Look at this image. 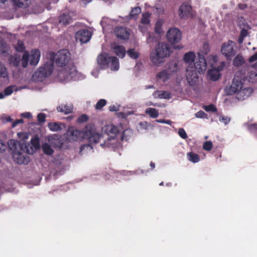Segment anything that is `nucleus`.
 Listing matches in <instances>:
<instances>
[{"label": "nucleus", "instance_id": "f257e3e1", "mask_svg": "<svg viewBox=\"0 0 257 257\" xmlns=\"http://www.w3.org/2000/svg\"><path fill=\"white\" fill-rule=\"evenodd\" d=\"M69 139L74 141H78L82 139L86 140L89 144L81 145L80 147V154L82 155L84 150L91 151L93 150L92 145L99 143L102 138V135L97 132L95 125L93 123H88L82 131L76 129L74 127H70L67 131Z\"/></svg>", "mask_w": 257, "mask_h": 257}, {"label": "nucleus", "instance_id": "f03ea898", "mask_svg": "<svg viewBox=\"0 0 257 257\" xmlns=\"http://www.w3.org/2000/svg\"><path fill=\"white\" fill-rule=\"evenodd\" d=\"M50 60L55 62L57 67L61 68L58 70L57 77L61 81L69 80L73 78L76 73L75 67L68 65L70 60V53L66 49L59 51L56 54L53 52L49 53Z\"/></svg>", "mask_w": 257, "mask_h": 257}, {"label": "nucleus", "instance_id": "7ed1b4c3", "mask_svg": "<svg viewBox=\"0 0 257 257\" xmlns=\"http://www.w3.org/2000/svg\"><path fill=\"white\" fill-rule=\"evenodd\" d=\"M171 53V48L169 45L165 43H159L156 47L154 52L151 53L150 59L151 61L159 64L162 62V59L168 57Z\"/></svg>", "mask_w": 257, "mask_h": 257}, {"label": "nucleus", "instance_id": "20e7f679", "mask_svg": "<svg viewBox=\"0 0 257 257\" xmlns=\"http://www.w3.org/2000/svg\"><path fill=\"white\" fill-rule=\"evenodd\" d=\"M53 62L48 61L35 72L32 79L36 81L42 82L47 77L50 76L54 70Z\"/></svg>", "mask_w": 257, "mask_h": 257}, {"label": "nucleus", "instance_id": "39448f33", "mask_svg": "<svg viewBox=\"0 0 257 257\" xmlns=\"http://www.w3.org/2000/svg\"><path fill=\"white\" fill-rule=\"evenodd\" d=\"M99 65L110 68L111 70L117 71L119 67L118 59L115 56H109L107 53H103L97 57Z\"/></svg>", "mask_w": 257, "mask_h": 257}, {"label": "nucleus", "instance_id": "423d86ee", "mask_svg": "<svg viewBox=\"0 0 257 257\" xmlns=\"http://www.w3.org/2000/svg\"><path fill=\"white\" fill-rule=\"evenodd\" d=\"M243 88V80L238 76L235 75L230 85L226 86L225 92L227 95H233L237 93Z\"/></svg>", "mask_w": 257, "mask_h": 257}, {"label": "nucleus", "instance_id": "0eeeda50", "mask_svg": "<svg viewBox=\"0 0 257 257\" xmlns=\"http://www.w3.org/2000/svg\"><path fill=\"white\" fill-rule=\"evenodd\" d=\"M235 44L232 41L229 40L228 42L224 43L221 47V52L227 60L231 59L232 57L235 56L236 54L234 48Z\"/></svg>", "mask_w": 257, "mask_h": 257}, {"label": "nucleus", "instance_id": "6e6552de", "mask_svg": "<svg viewBox=\"0 0 257 257\" xmlns=\"http://www.w3.org/2000/svg\"><path fill=\"white\" fill-rule=\"evenodd\" d=\"M197 70L193 66H188L186 68V79L190 86H194L198 80Z\"/></svg>", "mask_w": 257, "mask_h": 257}, {"label": "nucleus", "instance_id": "1a4fd4ad", "mask_svg": "<svg viewBox=\"0 0 257 257\" xmlns=\"http://www.w3.org/2000/svg\"><path fill=\"white\" fill-rule=\"evenodd\" d=\"M166 37L170 43L175 44L178 43L181 40L182 34L179 29L173 28L168 30Z\"/></svg>", "mask_w": 257, "mask_h": 257}, {"label": "nucleus", "instance_id": "9d476101", "mask_svg": "<svg viewBox=\"0 0 257 257\" xmlns=\"http://www.w3.org/2000/svg\"><path fill=\"white\" fill-rule=\"evenodd\" d=\"M225 66L224 62H221L217 68H212L208 71V75L209 79L212 81H216L220 77V71H222Z\"/></svg>", "mask_w": 257, "mask_h": 257}, {"label": "nucleus", "instance_id": "9b49d317", "mask_svg": "<svg viewBox=\"0 0 257 257\" xmlns=\"http://www.w3.org/2000/svg\"><path fill=\"white\" fill-rule=\"evenodd\" d=\"M198 60L193 64L194 68L197 70V72L201 74L204 73L207 67V63L204 56L200 53L198 55Z\"/></svg>", "mask_w": 257, "mask_h": 257}, {"label": "nucleus", "instance_id": "f8f14e48", "mask_svg": "<svg viewBox=\"0 0 257 257\" xmlns=\"http://www.w3.org/2000/svg\"><path fill=\"white\" fill-rule=\"evenodd\" d=\"M91 37V34L88 30H80L75 35L76 40L79 41L82 44L87 43L90 40Z\"/></svg>", "mask_w": 257, "mask_h": 257}, {"label": "nucleus", "instance_id": "ddd939ff", "mask_svg": "<svg viewBox=\"0 0 257 257\" xmlns=\"http://www.w3.org/2000/svg\"><path fill=\"white\" fill-rule=\"evenodd\" d=\"M23 151H20L15 153L13 155V157L15 162L19 164H28L30 162L29 157L23 154Z\"/></svg>", "mask_w": 257, "mask_h": 257}, {"label": "nucleus", "instance_id": "4468645a", "mask_svg": "<svg viewBox=\"0 0 257 257\" xmlns=\"http://www.w3.org/2000/svg\"><path fill=\"white\" fill-rule=\"evenodd\" d=\"M102 131L110 138H114L119 133L118 128L113 124H108L102 127Z\"/></svg>", "mask_w": 257, "mask_h": 257}, {"label": "nucleus", "instance_id": "2eb2a0df", "mask_svg": "<svg viewBox=\"0 0 257 257\" xmlns=\"http://www.w3.org/2000/svg\"><path fill=\"white\" fill-rule=\"evenodd\" d=\"M8 145L9 149L12 152V155L15 153L24 150V144H21L20 142L14 140H9L8 142Z\"/></svg>", "mask_w": 257, "mask_h": 257}, {"label": "nucleus", "instance_id": "dca6fc26", "mask_svg": "<svg viewBox=\"0 0 257 257\" xmlns=\"http://www.w3.org/2000/svg\"><path fill=\"white\" fill-rule=\"evenodd\" d=\"M191 7L188 4L183 3L179 9V15L181 19H185L191 14Z\"/></svg>", "mask_w": 257, "mask_h": 257}, {"label": "nucleus", "instance_id": "f3484780", "mask_svg": "<svg viewBox=\"0 0 257 257\" xmlns=\"http://www.w3.org/2000/svg\"><path fill=\"white\" fill-rule=\"evenodd\" d=\"M253 92V90L250 87L242 88L237 93L236 98L240 100L246 99Z\"/></svg>", "mask_w": 257, "mask_h": 257}, {"label": "nucleus", "instance_id": "a211bd4d", "mask_svg": "<svg viewBox=\"0 0 257 257\" xmlns=\"http://www.w3.org/2000/svg\"><path fill=\"white\" fill-rule=\"evenodd\" d=\"M114 33L116 37L120 39L127 40L129 38L130 33L124 27H116L114 29Z\"/></svg>", "mask_w": 257, "mask_h": 257}, {"label": "nucleus", "instance_id": "6ab92c4d", "mask_svg": "<svg viewBox=\"0 0 257 257\" xmlns=\"http://www.w3.org/2000/svg\"><path fill=\"white\" fill-rule=\"evenodd\" d=\"M40 57V52L38 49L32 50L31 52L30 58V64L35 66L39 62Z\"/></svg>", "mask_w": 257, "mask_h": 257}, {"label": "nucleus", "instance_id": "aec40b11", "mask_svg": "<svg viewBox=\"0 0 257 257\" xmlns=\"http://www.w3.org/2000/svg\"><path fill=\"white\" fill-rule=\"evenodd\" d=\"M111 48L113 53L120 58L124 57L126 53L125 48L121 45H112Z\"/></svg>", "mask_w": 257, "mask_h": 257}, {"label": "nucleus", "instance_id": "412c9836", "mask_svg": "<svg viewBox=\"0 0 257 257\" xmlns=\"http://www.w3.org/2000/svg\"><path fill=\"white\" fill-rule=\"evenodd\" d=\"M73 20L70 13H63L59 17V23L66 26L71 23Z\"/></svg>", "mask_w": 257, "mask_h": 257}, {"label": "nucleus", "instance_id": "4be33fe9", "mask_svg": "<svg viewBox=\"0 0 257 257\" xmlns=\"http://www.w3.org/2000/svg\"><path fill=\"white\" fill-rule=\"evenodd\" d=\"M195 57V53L190 51L184 54L183 60L185 63L188 64V66H193Z\"/></svg>", "mask_w": 257, "mask_h": 257}, {"label": "nucleus", "instance_id": "5701e85b", "mask_svg": "<svg viewBox=\"0 0 257 257\" xmlns=\"http://www.w3.org/2000/svg\"><path fill=\"white\" fill-rule=\"evenodd\" d=\"M13 5L21 8H26L29 6L31 0H10Z\"/></svg>", "mask_w": 257, "mask_h": 257}, {"label": "nucleus", "instance_id": "b1692460", "mask_svg": "<svg viewBox=\"0 0 257 257\" xmlns=\"http://www.w3.org/2000/svg\"><path fill=\"white\" fill-rule=\"evenodd\" d=\"M64 124L62 122H49L48 124V128L53 132H58L62 130Z\"/></svg>", "mask_w": 257, "mask_h": 257}, {"label": "nucleus", "instance_id": "393cba45", "mask_svg": "<svg viewBox=\"0 0 257 257\" xmlns=\"http://www.w3.org/2000/svg\"><path fill=\"white\" fill-rule=\"evenodd\" d=\"M154 96L161 99H169L171 98L170 93L167 91H156L154 93Z\"/></svg>", "mask_w": 257, "mask_h": 257}, {"label": "nucleus", "instance_id": "a878e982", "mask_svg": "<svg viewBox=\"0 0 257 257\" xmlns=\"http://www.w3.org/2000/svg\"><path fill=\"white\" fill-rule=\"evenodd\" d=\"M157 78L164 82L169 78V74L167 70H164L157 74Z\"/></svg>", "mask_w": 257, "mask_h": 257}, {"label": "nucleus", "instance_id": "bb28decb", "mask_svg": "<svg viewBox=\"0 0 257 257\" xmlns=\"http://www.w3.org/2000/svg\"><path fill=\"white\" fill-rule=\"evenodd\" d=\"M57 110L60 112H64L65 114H69L72 112L73 107L71 105H61L57 107Z\"/></svg>", "mask_w": 257, "mask_h": 257}, {"label": "nucleus", "instance_id": "cd10ccee", "mask_svg": "<svg viewBox=\"0 0 257 257\" xmlns=\"http://www.w3.org/2000/svg\"><path fill=\"white\" fill-rule=\"evenodd\" d=\"M188 159L189 161L196 163L200 161V156L193 152H189L187 154Z\"/></svg>", "mask_w": 257, "mask_h": 257}, {"label": "nucleus", "instance_id": "c85d7f7f", "mask_svg": "<svg viewBox=\"0 0 257 257\" xmlns=\"http://www.w3.org/2000/svg\"><path fill=\"white\" fill-rule=\"evenodd\" d=\"M145 113L152 118H157L159 116V112L155 108H147L146 109Z\"/></svg>", "mask_w": 257, "mask_h": 257}, {"label": "nucleus", "instance_id": "c756f323", "mask_svg": "<svg viewBox=\"0 0 257 257\" xmlns=\"http://www.w3.org/2000/svg\"><path fill=\"white\" fill-rule=\"evenodd\" d=\"M244 63V60L242 56L240 54H238L233 60V65L234 66L238 67L242 65Z\"/></svg>", "mask_w": 257, "mask_h": 257}, {"label": "nucleus", "instance_id": "7c9ffc66", "mask_svg": "<svg viewBox=\"0 0 257 257\" xmlns=\"http://www.w3.org/2000/svg\"><path fill=\"white\" fill-rule=\"evenodd\" d=\"M141 13V8L139 7H137L133 8L130 13V16L131 19L136 20L138 18V15Z\"/></svg>", "mask_w": 257, "mask_h": 257}, {"label": "nucleus", "instance_id": "2f4dec72", "mask_svg": "<svg viewBox=\"0 0 257 257\" xmlns=\"http://www.w3.org/2000/svg\"><path fill=\"white\" fill-rule=\"evenodd\" d=\"M42 148L43 152L46 155H51L54 153V151L51 146L47 143L43 144Z\"/></svg>", "mask_w": 257, "mask_h": 257}, {"label": "nucleus", "instance_id": "473e14b6", "mask_svg": "<svg viewBox=\"0 0 257 257\" xmlns=\"http://www.w3.org/2000/svg\"><path fill=\"white\" fill-rule=\"evenodd\" d=\"M18 90L16 85H10L5 89L4 92L6 96H9L12 94L14 91H17Z\"/></svg>", "mask_w": 257, "mask_h": 257}, {"label": "nucleus", "instance_id": "72a5a7b5", "mask_svg": "<svg viewBox=\"0 0 257 257\" xmlns=\"http://www.w3.org/2000/svg\"><path fill=\"white\" fill-rule=\"evenodd\" d=\"M151 14L149 12L144 13L141 19V23L144 25H149L150 23V17Z\"/></svg>", "mask_w": 257, "mask_h": 257}, {"label": "nucleus", "instance_id": "f704fd0d", "mask_svg": "<svg viewBox=\"0 0 257 257\" xmlns=\"http://www.w3.org/2000/svg\"><path fill=\"white\" fill-rule=\"evenodd\" d=\"M0 77L7 79L8 78V73L7 68L1 63H0Z\"/></svg>", "mask_w": 257, "mask_h": 257}, {"label": "nucleus", "instance_id": "c9c22d12", "mask_svg": "<svg viewBox=\"0 0 257 257\" xmlns=\"http://www.w3.org/2000/svg\"><path fill=\"white\" fill-rule=\"evenodd\" d=\"M248 35V31L246 29L243 28L241 29L239 38L238 39V42L239 44H241L243 43L244 39Z\"/></svg>", "mask_w": 257, "mask_h": 257}, {"label": "nucleus", "instance_id": "e433bc0d", "mask_svg": "<svg viewBox=\"0 0 257 257\" xmlns=\"http://www.w3.org/2000/svg\"><path fill=\"white\" fill-rule=\"evenodd\" d=\"M29 58V54L27 51H25L23 55L22 59V65L23 68H26L28 63Z\"/></svg>", "mask_w": 257, "mask_h": 257}, {"label": "nucleus", "instance_id": "4c0bfd02", "mask_svg": "<svg viewBox=\"0 0 257 257\" xmlns=\"http://www.w3.org/2000/svg\"><path fill=\"white\" fill-rule=\"evenodd\" d=\"M127 55L131 58L136 59L139 57V53L135 51L134 49H130L127 52Z\"/></svg>", "mask_w": 257, "mask_h": 257}, {"label": "nucleus", "instance_id": "58836bf2", "mask_svg": "<svg viewBox=\"0 0 257 257\" xmlns=\"http://www.w3.org/2000/svg\"><path fill=\"white\" fill-rule=\"evenodd\" d=\"M106 104V100L104 99H101L98 101L95 105V109L97 110L101 109Z\"/></svg>", "mask_w": 257, "mask_h": 257}, {"label": "nucleus", "instance_id": "ea45409f", "mask_svg": "<svg viewBox=\"0 0 257 257\" xmlns=\"http://www.w3.org/2000/svg\"><path fill=\"white\" fill-rule=\"evenodd\" d=\"M89 119V117L87 115L83 114L80 115L77 120L78 123H81L86 122Z\"/></svg>", "mask_w": 257, "mask_h": 257}, {"label": "nucleus", "instance_id": "a19ab883", "mask_svg": "<svg viewBox=\"0 0 257 257\" xmlns=\"http://www.w3.org/2000/svg\"><path fill=\"white\" fill-rule=\"evenodd\" d=\"M203 108L206 111H211L215 112L217 111V108L214 104H211L208 105H204Z\"/></svg>", "mask_w": 257, "mask_h": 257}, {"label": "nucleus", "instance_id": "79ce46f5", "mask_svg": "<svg viewBox=\"0 0 257 257\" xmlns=\"http://www.w3.org/2000/svg\"><path fill=\"white\" fill-rule=\"evenodd\" d=\"M25 47L24 43L21 41H18L16 49L18 52H22L24 51Z\"/></svg>", "mask_w": 257, "mask_h": 257}, {"label": "nucleus", "instance_id": "37998d69", "mask_svg": "<svg viewBox=\"0 0 257 257\" xmlns=\"http://www.w3.org/2000/svg\"><path fill=\"white\" fill-rule=\"evenodd\" d=\"M155 31L156 33L160 34L162 33V22L160 21L157 22L155 25Z\"/></svg>", "mask_w": 257, "mask_h": 257}, {"label": "nucleus", "instance_id": "c03bdc74", "mask_svg": "<svg viewBox=\"0 0 257 257\" xmlns=\"http://www.w3.org/2000/svg\"><path fill=\"white\" fill-rule=\"evenodd\" d=\"M212 148V143L211 141H206L204 143L203 145V150L209 151Z\"/></svg>", "mask_w": 257, "mask_h": 257}, {"label": "nucleus", "instance_id": "a18cd8bd", "mask_svg": "<svg viewBox=\"0 0 257 257\" xmlns=\"http://www.w3.org/2000/svg\"><path fill=\"white\" fill-rule=\"evenodd\" d=\"M46 115L44 113H40L37 115L38 121L39 123H42L46 121Z\"/></svg>", "mask_w": 257, "mask_h": 257}, {"label": "nucleus", "instance_id": "49530a36", "mask_svg": "<svg viewBox=\"0 0 257 257\" xmlns=\"http://www.w3.org/2000/svg\"><path fill=\"white\" fill-rule=\"evenodd\" d=\"M178 134L181 138L185 139L187 138V135L185 131L183 128H179L178 130Z\"/></svg>", "mask_w": 257, "mask_h": 257}, {"label": "nucleus", "instance_id": "de8ad7c7", "mask_svg": "<svg viewBox=\"0 0 257 257\" xmlns=\"http://www.w3.org/2000/svg\"><path fill=\"white\" fill-rule=\"evenodd\" d=\"M206 113L202 110H200L195 113V116L198 118H204L206 116Z\"/></svg>", "mask_w": 257, "mask_h": 257}, {"label": "nucleus", "instance_id": "09e8293b", "mask_svg": "<svg viewBox=\"0 0 257 257\" xmlns=\"http://www.w3.org/2000/svg\"><path fill=\"white\" fill-rule=\"evenodd\" d=\"M31 143L35 147L39 146V140L38 138H33L31 139Z\"/></svg>", "mask_w": 257, "mask_h": 257}, {"label": "nucleus", "instance_id": "8fccbe9b", "mask_svg": "<svg viewBox=\"0 0 257 257\" xmlns=\"http://www.w3.org/2000/svg\"><path fill=\"white\" fill-rule=\"evenodd\" d=\"M7 148V145L0 140V153L4 152Z\"/></svg>", "mask_w": 257, "mask_h": 257}, {"label": "nucleus", "instance_id": "3c124183", "mask_svg": "<svg viewBox=\"0 0 257 257\" xmlns=\"http://www.w3.org/2000/svg\"><path fill=\"white\" fill-rule=\"evenodd\" d=\"M120 172V174L123 175H132L135 173L133 171L125 170L121 171Z\"/></svg>", "mask_w": 257, "mask_h": 257}, {"label": "nucleus", "instance_id": "603ef678", "mask_svg": "<svg viewBox=\"0 0 257 257\" xmlns=\"http://www.w3.org/2000/svg\"><path fill=\"white\" fill-rule=\"evenodd\" d=\"M257 60V52L255 53L253 55L249 57L248 61L250 63H252Z\"/></svg>", "mask_w": 257, "mask_h": 257}, {"label": "nucleus", "instance_id": "864d4df0", "mask_svg": "<svg viewBox=\"0 0 257 257\" xmlns=\"http://www.w3.org/2000/svg\"><path fill=\"white\" fill-rule=\"evenodd\" d=\"M24 122V120L23 119L21 118V119H16L15 121H14L12 124V126L13 127H15L19 123H23Z\"/></svg>", "mask_w": 257, "mask_h": 257}, {"label": "nucleus", "instance_id": "5fc2aeb1", "mask_svg": "<svg viewBox=\"0 0 257 257\" xmlns=\"http://www.w3.org/2000/svg\"><path fill=\"white\" fill-rule=\"evenodd\" d=\"M21 116L24 118H31L32 115L30 112H25L21 114Z\"/></svg>", "mask_w": 257, "mask_h": 257}, {"label": "nucleus", "instance_id": "6e6d98bb", "mask_svg": "<svg viewBox=\"0 0 257 257\" xmlns=\"http://www.w3.org/2000/svg\"><path fill=\"white\" fill-rule=\"evenodd\" d=\"M157 121L158 122L166 123L168 124H171V122H172V121L170 120H165V119H162L157 120Z\"/></svg>", "mask_w": 257, "mask_h": 257}, {"label": "nucleus", "instance_id": "4d7b16f0", "mask_svg": "<svg viewBox=\"0 0 257 257\" xmlns=\"http://www.w3.org/2000/svg\"><path fill=\"white\" fill-rule=\"evenodd\" d=\"M109 110L110 111H117L119 110V108L118 106H115L114 105H111L109 107Z\"/></svg>", "mask_w": 257, "mask_h": 257}, {"label": "nucleus", "instance_id": "13d9d810", "mask_svg": "<svg viewBox=\"0 0 257 257\" xmlns=\"http://www.w3.org/2000/svg\"><path fill=\"white\" fill-rule=\"evenodd\" d=\"M220 120L223 121L225 124H227L229 122L230 119L227 117L222 116H221Z\"/></svg>", "mask_w": 257, "mask_h": 257}, {"label": "nucleus", "instance_id": "bf43d9fd", "mask_svg": "<svg viewBox=\"0 0 257 257\" xmlns=\"http://www.w3.org/2000/svg\"><path fill=\"white\" fill-rule=\"evenodd\" d=\"M248 128L250 131L257 130V124H255V123L251 124L249 126Z\"/></svg>", "mask_w": 257, "mask_h": 257}, {"label": "nucleus", "instance_id": "052dcab7", "mask_svg": "<svg viewBox=\"0 0 257 257\" xmlns=\"http://www.w3.org/2000/svg\"><path fill=\"white\" fill-rule=\"evenodd\" d=\"M238 7L240 10H244L247 8V5L245 4H239Z\"/></svg>", "mask_w": 257, "mask_h": 257}, {"label": "nucleus", "instance_id": "680f3d73", "mask_svg": "<svg viewBox=\"0 0 257 257\" xmlns=\"http://www.w3.org/2000/svg\"><path fill=\"white\" fill-rule=\"evenodd\" d=\"M103 148H109V142L108 141H105L104 143L101 144L100 145Z\"/></svg>", "mask_w": 257, "mask_h": 257}, {"label": "nucleus", "instance_id": "e2e57ef3", "mask_svg": "<svg viewBox=\"0 0 257 257\" xmlns=\"http://www.w3.org/2000/svg\"><path fill=\"white\" fill-rule=\"evenodd\" d=\"M19 63H20V61L19 60H18V59L17 58H15L14 59V62H13L14 65L15 66H17L19 65Z\"/></svg>", "mask_w": 257, "mask_h": 257}, {"label": "nucleus", "instance_id": "0e129e2a", "mask_svg": "<svg viewBox=\"0 0 257 257\" xmlns=\"http://www.w3.org/2000/svg\"><path fill=\"white\" fill-rule=\"evenodd\" d=\"M2 47H3V45H0V53H2V54H5L6 53V51H5V50H3V49H2Z\"/></svg>", "mask_w": 257, "mask_h": 257}, {"label": "nucleus", "instance_id": "69168bd1", "mask_svg": "<svg viewBox=\"0 0 257 257\" xmlns=\"http://www.w3.org/2000/svg\"><path fill=\"white\" fill-rule=\"evenodd\" d=\"M147 125L146 122H141L140 123V125L143 127H145Z\"/></svg>", "mask_w": 257, "mask_h": 257}, {"label": "nucleus", "instance_id": "338daca9", "mask_svg": "<svg viewBox=\"0 0 257 257\" xmlns=\"http://www.w3.org/2000/svg\"><path fill=\"white\" fill-rule=\"evenodd\" d=\"M5 96L6 95H5L4 92V93H3V92L0 93V99L4 98Z\"/></svg>", "mask_w": 257, "mask_h": 257}, {"label": "nucleus", "instance_id": "774afa93", "mask_svg": "<svg viewBox=\"0 0 257 257\" xmlns=\"http://www.w3.org/2000/svg\"><path fill=\"white\" fill-rule=\"evenodd\" d=\"M150 166L151 167L154 169L155 168V163H153V162H151V164H150Z\"/></svg>", "mask_w": 257, "mask_h": 257}]
</instances>
